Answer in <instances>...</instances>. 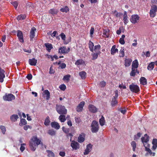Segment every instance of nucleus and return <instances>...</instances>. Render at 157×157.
<instances>
[{
	"instance_id": "obj_22",
	"label": "nucleus",
	"mask_w": 157,
	"mask_h": 157,
	"mask_svg": "<svg viewBox=\"0 0 157 157\" xmlns=\"http://www.w3.org/2000/svg\"><path fill=\"white\" fill-rule=\"evenodd\" d=\"M37 60L34 58L32 59H29V62L30 65L31 66H35L37 63Z\"/></svg>"
},
{
	"instance_id": "obj_56",
	"label": "nucleus",
	"mask_w": 157,
	"mask_h": 157,
	"mask_svg": "<svg viewBox=\"0 0 157 157\" xmlns=\"http://www.w3.org/2000/svg\"><path fill=\"white\" fill-rule=\"evenodd\" d=\"M141 135V133L140 132H138L136 134V135H135L134 137V140H136L138 139L140 137Z\"/></svg>"
},
{
	"instance_id": "obj_55",
	"label": "nucleus",
	"mask_w": 157,
	"mask_h": 157,
	"mask_svg": "<svg viewBox=\"0 0 157 157\" xmlns=\"http://www.w3.org/2000/svg\"><path fill=\"white\" fill-rule=\"evenodd\" d=\"M12 4L14 6V8L16 9L18 6V3L17 1H15L11 2Z\"/></svg>"
},
{
	"instance_id": "obj_3",
	"label": "nucleus",
	"mask_w": 157,
	"mask_h": 157,
	"mask_svg": "<svg viewBox=\"0 0 157 157\" xmlns=\"http://www.w3.org/2000/svg\"><path fill=\"white\" fill-rule=\"evenodd\" d=\"M91 130L93 133L97 132L99 130L98 122L96 121H93L91 125Z\"/></svg>"
},
{
	"instance_id": "obj_5",
	"label": "nucleus",
	"mask_w": 157,
	"mask_h": 157,
	"mask_svg": "<svg viewBox=\"0 0 157 157\" xmlns=\"http://www.w3.org/2000/svg\"><path fill=\"white\" fill-rule=\"evenodd\" d=\"M157 12V6L155 5H153L151 6V8L149 14L150 16L151 17H154L156 15Z\"/></svg>"
},
{
	"instance_id": "obj_23",
	"label": "nucleus",
	"mask_w": 157,
	"mask_h": 157,
	"mask_svg": "<svg viewBox=\"0 0 157 157\" xmlns=\"http://www.w3.org/2000/svg\"><path fill=\"white\" fill-rule=\"evenodd\" d=\"M88 45L90 50L92 52H93L94 51V43L91 40H89L88 43Z\"/></svg>"
},
{
	"instance_id": "obj_14",
	"label": "nucleus",
	"mask_w": 157,
	"mask_h": 157,
	"mask_svg": "<svg viewBox=\"0 0 157 157\" xmlns=\"http://www.w3.org/2000/svg\"><path fill=\"white\" fill-rule=\"evenodd\" d=\"M144 136H142L141 137V141L144 144H144H147V143L149 140V137L147 135V134H145Z\"/></svg>"
},
{
	"instance_id": "obj_6",
	"label": "nucleus",
	"mask_w": 157,
	"mask_h": 157,
	"mask_svg": "<svg viewBox=\"0 0 157 157\" xmlns=\"http://www.w3.org/2000/svg\"><path fill=\"white\" fill-rule=\"evenodd\" d=\"M15 98V96L12 94H6L5 96H3V99L4 100L8 101L14 100Z\"/></svg>"
},
{
	"instance_id": "obj_38",
	"label": "nucleus",
	"mask_w": 157,
	"mask_h": 157,
	"mask_svg": "<svg viewBox=\"0 0 157 157\" xmlns=\"http://www.w3.org/2000/svg\"><path fill=\"white\" fill-rule=\"evenodd\" d=\"M59 119L62 122H64L66 120V117L65 115H61L59 117Z\"/></svg>"
},
{
	"instance_id": "obj_18",
	"label": "nucleus",
	"mask_w": 157,
	"mask_h": 157,
	"mask_svg": "<svg viewBox=\"0 0 157 157\" xmlns=\"http://www.w3.org/2000/svg\"><path fill=\"white\" fill-rule=\"evenodd\" d=\"M85 140V134L84 133H82L80 134L79 136L78 137V141L82 143Z\"/></svg>"
},
{
	"instance_id": "obj_42",
	"label": "nucleus",
	"mask_w": 157,
	"mask_h": 157,
	"mask_svg": "<svg viewBox=\"0 0 157 157\" xmlns=\"http://www.w3.org/2000/svg\"><path fill=\"white\" fill-rule=\"evenodd\" d=\"M26 15L21 14L18 16L17 17V19L18 21L20 20H23L25 19L26 18Z\"/></svg>"
},
{
	"instance_id": "obj_8",
	"label": "nucleus",
	"mask_w": 157,
	"mask_h": 157,
	"mask_svg": "<svg viewBox=\"0 0 157 157\" xmlns=\"http://www.w3.org/2000/svg\"><path fill=\"white\" fill-rule=\"evenodd\" d=\"M140 17L138 15H133L130 19V21L132 24L137 23L139 20Z\"/></svg>"
},
{
	"instance_id": "obj_35",
	"label": "nucleus",
	"mask_w": 157,
	"mask_h": 157,
	"mask_svg": "<svg viewBox=\"0 0 157 157\" xmlns=\"http://www.w3.org/2000/svg\"><path fill=\"white\" fill-rule=\"evenodd\" d=\"M18 118V116L17 115L13 114L10 117L11 120L13 122H15L17 121Z\"/></svg>"
},
{
	"instance_id": "obj_28",
	"label": "nucleus",
	"mask_w": 157,
	"mask_h": 157,
	"mask_svg": "<svg viewBox=\"0 0 157 157\" xmlns=\"http://www.w3.org/2000/svg\"><path fill=\"white\" fill-rule=\"evenodd\" d=\"M138 63L137 59L135 60L132 62V68H137L138 67Z\"/></svg>"
},
{
	"instance_id": "obj_20",
	"label": "nucleus",
	"mask_w": 157,
	"mask_h": 157,
	"mask_svg": "<svg viewBox=\"0 0 157 157\" xmlns=\"http://www.w3.org/2000/svg\"><path fill=\"white\" fill-rule=\"evenodd\" d=\"M124 61V65L125 67H128L131 65L132 60L130 58H125Z\"/></svg>"
},
{
	"instance_id": "obj_37",
	"label": "nucleus",
	"mask_w": 157,
	"mask_h": 157,
	"mask_svg": "<svg viewBox=\"0 0 157 157\" xmlns=\"http://www.w3.org/2000/svg\"><path fill=\"white\" fill-rule=\"evenodd\" d=\"M99 122L101 126H103L105 124V120L104 117L103 116H102L101 118L99 119Z\"/></svg>"
},
{
	"instance_id": "obj_7",
	"label": "nucleus",
	"mask_w": 157,
	"mask_h": 157,
	"mask_svg": "<svg viewBox=\"0 0 157 157\" xmlns=\"http://www.w3.org/2000/svg\"><path fill=\"white\" fill-rule=\"evenodd\" d=\"M58 51V53L60 54H67L70 51V48H68L67 49L65 47H61L59 49Z\"/></svg>"
},
{
	"instance_id": "obj_11",
	"label": "nucleus",
	"mask_w": 157,
	"mask_h": 157,
	"mask_svg": "<svg viewBox=\"0 0 157 157\" xmlns=\"http://www.w3.org/2000/svg\"><path fill=\"white\" fill-rule=\"evenodd\" d=\"M85 102L82 101L80 102L76 108V111L78 112H80L82 111L83 109V107L84 106Z\"/></svg>"
},
{
	"instance_id": "obj_15",
	"label": "nucleus",
	"mask_w": 157,
	"mask_h": 157,
	"mask_svg": "<svg viewBox=\"0 0 157 157\" xmlns=\"http://www.w3.org/2000/svg\"><path fill=\"white\" fill-rule=\"evenodd\" d=\"M89 111L92 113H95L98 111L97 108L94 105L90 104L88 106Z\"/></svg>"
},
{
	"instance_id": "obj_45",
	"label": "nucleus",
	"mask_w": 157,
	"mask_h": 157,
	"mask_svg": "<svg viewBox=\"0 0 157 157\" xmlns=\"http://www.w3.org/2000/svg\"><path fill=\"white\" fill-rule=\"evenodd\" d=\"M27 124V121L24 119H21L20 120V122L19 123V125L21 126L25 125Z\"/></svg>"
},
{
	"instance_id": "obj_13",
	"label": "nucleus",
	"mask_w": 157,
	"mask_h": 157,
	"mask_svg": "<svg viewBox=\"0 0 157 157\" xmlns=\"http://www.w3.org/2000/svg\"><path fill=\"white\" fill-rule=\"evenodd\" d=\"M36 30V29L34 27H33L31 28L29 36L31 41L33 40V39L35 36V31Z\"/></svg>"
},
{
	"instance_id": "obj_12",
	"label": "nucleus",
	"mask_w": 157,
	"mask_h": 157,
	"mask_svg": "<svg viewBox=\"0 0 157 157\" xmlns=\"http://www.w3.org/2000/svg\"><path fill=\"white\" fill-rule=\"evenodd\" d=\"M41 140L36 137L33 136L31 139V142H33L37 146L41 144Z\"/></svg>"
},
{
	"instance_id": "obj_49",
	"label": "nucleus",
	"mask_w": 157,
	"mask_h": 157,
	"mask_svg": "<svg viewBox=\"0 0 157 157\" xmlns=\"http://www.w3.org/2000/svg\"><path fill=\"white\" fill-rule=\"evenodd\" d=\"M70 77L71 75H67L64 76L63 79V80L64 81L66 80L68 81L70 80Z\"/></svg>"
},
{
	"instance_id": "obj_64",
	"label": "nucleus",
	"mask_w": 157,
	"mask_h": 157,
	"mask_svg": "<svg viewBox=\"0 0 157 157\" xmlns=\"http://www.w3.org/2000/svg\"><path fill=\"white\" fill-rule=\"evenodd\" d=\"M33 77V76L31 74H29L27 76V78L29 80H31Z\"/></svg>"
},
{
	"instance_id": "obj_31",
	"label": "nucleus",
	"mask_w": 157,
	"mask_h": 157,
	"mask_svg": "<svg viewBox=\"0 0 157 157\" xmlns=\"http://www.w3.org/2000/svg\"><path fill=\"white\" fill-rule=\"evenodd\" d=\"M69 10V8L67 6H65L60 9V11L63 13H67Z\"/></svg>"
},
{
	"instance_id": "obj_39",
	"label": "nucleus",
	"mask_w": 157,
	"mask_h": 157,
	"mask_svg": "<svg viewBox=\"0 0 157 157\" xmlns=\"http://www.w3.org/2000/svg\"><path fill=\"white\" fill-rule=\"evenodd\" d=\"M45 45L47 48V50L48 51H49L53 48L52 45L51 44H50L45 43Z\"/></svg>"
},
{
	"instance_id": "obj_10",
	"label": "nucleus",
	"mask_w": 157,
	"mask_h": 157,
	"mask_svg": "<svg viewBox=\"0 0 157 157\" xmlns=\"http://www.w3.org/2000/svg\"><path fill=\"white\" fill-rule=\"evenodd\" d=\"M17 36L20 42L21 43H23L24 42L23 35V33L21 31L19 30H17Z\"/></svg>"
},
{
	"instance_id": "obj_36",
	"label": "nucleus",
	"mask_w": 157,
	"mask_h": 157,
	"mask_svg": "<svg viewBox=\"0 0 157 157\" xmlns=\"http://www.w3.org/2000/svg\"><path fill=\"white\" fill-rule=\"evenodd\" d=\"M109 29H104L103 31V34L105 36V38H108L109 36Z\"/></svg>"
},
{
	"instance_id": "obj_34",
	"label": "nucleus",
	"mask_w": 157,
	"mask_h": 157,
	"mask_svg": "<svg viewBox=\"0 0 157 157\" xmlns=\"http://www.w3.org/2000/svg\"><path fill=\"white\" fill-rule=\"evenodd\" d=\"M136 72H137L138 73H139V71H137V69L136 70L135 68H132V71L130 73V76L134 77L136 75Z\"/></svg>"
},
{
	"instance_id": "obj_51",
	"label": "nucleus",
	"mask_w": 157,
	"mask_h": 157,
	"mask_svg": "<svg viewBox=\"0 0 157 157\" xmlns=\"http://www.w3.org/2000/svg\"><path fill=\"white\" fill-rule=\"evenodd\" d=\"M0 129L3 134H5L6 131V128L5 126L3 125L0 126Z\"/></svg>"
},
{
	"instance_id": "obj_52",
	"label": "nucleus",
	"mask_w": 157,
	"mask_h": 157,
	"mask_svg": "<svg viewBox=\"0 0 157 157\" xmlns=\"http://www.w3.org/2000/svg\"><path fill=\"white\" fill-rule=\"evenodd\" d=\"M48 133L51 136H54L56 135V132L53 129L49 130L48 131Z\"/></svg>"
},
{
	"instance_id": "obj_30",
	"label": "nucleus",
	"mask_w": 157,
	"mask_h": 157,
	"mask_svg": "<svg viewBox=\"0 0 157 157\" xmlns=\"http://www.w3.org/2000/svg\"><path fill=\"white\" fill-rule=\"evenodd\" d=\"M79 75L82 79H85L86 77V73L85 71H82L79 72Z\"/></svg>"
},
{
	"instance_id": "obj_1",
	"label": "nucleus",
	"mask_w": 157,
	"mask_h": 157,
	"mask_svg": "<svg viewBox=\"0 0 157 157\" xmlns=\"http://www.w3.org/2000/svg\"><path fill=\"white\" fill-rule=\"evenodd\" d=\"M101 45L100 44H98L95 45L94 46V51L95 52H92L91 55L92 56V60H95L98 57V55L101 54Z\"/></svg>"
},
{
	"instance_id": "obj_62",
	"label": "nucleus",
	"mask_w": 157,
	"mask_h": 157,
	"mask_svg": "<svg viewBox=\"0 0 157 157\" xmlns=\"http://www.w3.org/2000/svg\"><path fill=\"white\" fill-rule=\"evenodd\" d=\"M66 64L64 63H61L59 66L62 69H64L65 68H66Z\"/></svg>"
},
{
	"instance_id": "obj_54",
	"label": "nucleus",
	"mask_w": 157,
	"mask_h": 157,
	"mask_svg": "<svg viewBox=\"0 0 157 157\" xmlns=\"http://www.w3.org/2000/svg\"><path fill=\"white\" fill-rule=\"evenodd\" d=\"M62 130L65 133L67 134L70 131V129L69 128H66L65 127L63 126L62 127Z\"/></svg>"
},
{
	"instance_id": "obj_57",
	"label": "nucleus",
	"mask_w": 157,
	"mask_h": 157,
	"mask_svg": "<svg viewBox=\"0 0 157 157\" xmlns=\"http://www.w3.org/2000/svg\"><path fill=\"white\" fill-rule=\"evenodd\" d=\"M59 88L62 90H64L66 89V86L65 85L63 84L59 86Z\"/></svg>"
},
{
	"instance_id": "obj_46",
	"label": "nucleus",
	"mask_w": 157,
	"mask_h": 157,
	"mask_svg": "<svg viewBox=\"0 0 157 157\" xmlns=\"http://www.w3.org/2000/svg\"><path fill=\"white\" fill-rule=\"evenodd\" d=\"M113 13L114 14V16L116 17H120V16L122 15V13H118L116 10H115Z\"/></svg>"
},
{
	"instance_id": "obj_29",
	"label": "nucleus",
	"mask_w": 157,
	"mask_h": 157,
	"mask_svg": "<svg viewBox=\"0 0 157 157\" xmlns=\"http://www.w3.org/2000/svg\"><path fill=\"white\" fill-rule=\"evenodd\" d=\"M152 144H153L152 149L155 150L157 147V139H154L152 140Z\"/></svg>"
},
{
	"instance_id": "obj_2",
	"label": "nucleus",
	"mask_w": 157,
	"mask_h": 157,
	"mask_svg": "<svg viewBox=\"0 0 157 157\" xmlns=\"http://www.w3.org/2000/svg\"><path fill=\"white\" fill-rule=\"evenodd\" d=\"M56 110L57 113L60 114L64 115L67 113V110L64 106L56 105Z\"/></svg>"
},
{
	"instance_id": "obj_32",
	"label": "nucleus",
	"mask_w": 157,
	"mask_h": 157,
	"mask_svg": "<svg viewBox=\"0 0 157 157\" xmlns=\"http://www.w3.org/2000/svg\"><path fill=\"white\" fill-rule=\"evenodd\" d=\"M144 146L145 147L146 151L148 152L151 155L153 156L155 155V152H152L151 150L149 147H147V146H146V144L144 145Z\"/></svg>"
},
{
	"instance_id": "obj_47",
	"label": "nucleus",
	"mask_w": 157,
	"mask_h": 157,
	"mask_svg": "<svg viewBox=\"0 0 157 157\" xmlns=\"http://www.w3.org/2000/svg\"><path fill=\"white\" fill-rule=\"evenodd\" d=\"M154 66L153 63L151 62L150 63L147 67V69L148 70L151 71L154 68Z\"/></svg>"
},
{
	"instance_id": "obj_60",
	"label": "nucleus",
	"mask_w": 157,
	"mask_h": 157,
	"mask_svg": "<svg viewBox=\"0 0 157 157\" xmlns=\"http://www.w3.org/2000/svg\"><path fill=\"white\" fill-rule=\"evenodd\" d=\"M61 39L62 40H64L66 39V36L63 33H61L60 35Z\"/></svg>"
},
{
	"instance_id": "obj_27",
	"label": "nucleus",
	"mask_w": 157,
	"mask_h": 157,
	"mask_svg": "<svg viewBox=\"0 0 157 157\" xmlns=\"http://www.w3.org/2000/svg\"><path fill=\"white\" fill-rule=\"evenodd\" d=\"M44 93L45 95H46V96L45 97L46 98V99L47 100H49L50 98V93L49 91L48 90H45L44 91Z\"/></svg>"
},
{
	"instance_id": "obj_48",
	"label": "nucleus",
	"mask_w": 157,
	"mask_h": 157,
	"mask_svg": "<svg viewBox=\"0 0 157 157\" xmlns=\"http://www.w3.org/2000/svg\"><path fill=\"white\" fill-rule=\"evenodd\" d=\"M117 104V99L112 98V100L111 102V105L112 106H114Z\"/></svg>"
},
{
	"instance_id": "obj_53",
	"label": "nucleus",
	"mask_w": 157,
	"mask_h": 157,
	"mask_svg": "<svg viewBox=\"0 0 157 157\" xmlns=\"http://www.w3.org/2000/svg\"><path fill=\"white\" fill-rule=\"evenodd\" d=\"M106 85V82L104 81H102L100 82L99 83V86L101 87H104Z\"/></svg>"
},
{
	"instance_id": "obj_44",
	"label": "nucleus",
	"mask_w": 157,
	"mask_h": 157,
	"mask_svg": "<svg viewBox=\"0 0 157 157\" xmlns=\"http://www.w3.org/2000/svg\"><path fill=\"white\" fill-rule=\"evenodd\" d=\"M131 145L132 147V150L133 151H136V144L135 141H132L131 143Z\"/></svg>"
},
{
	"instance_id": "obj_58",
	"label": "nucleus",
	"mask_w": 157,
	"mask_h": 157,
	"mask_svg": "<svg viewBox=\"0 0 157 157\" xmlns=\"http://www.w3.org/2000/svg\"><path fill=\"white\" fill-rule=\"evenodd\" d=\"M25 144H21V147L20 148V150L21 151H23L25 149V147L24 146L25 145Z\"/></svg>"
},
{
	"instance_id": "obj_63",
	"label": "nucleus",
	"mask_w": 157,
	"mask_h": 157,
	"mask_svg": "<svg viewBox=\"0 0 157 157\" xmlns=\"http://www.w3.org/2000/svg\"><path fill=\"white\" fill-rule=\"evenodd\" d=\"M119 43L121 44H124L125 42L124 39L122 38H120L119 40Z\"/></svg>"
},
{
	"instance_id": "obj_9",
	"label": "nucleus",
	"mask_w": 157,
	"mask_h": 157,
	"mask_svg": "<svg viewBox=\"0 0 157 157\" xmlns=\"http://www.w3.org/2000/svg\"><path fill=\"white\" fill-rule=\"evenodd\" d=\"M71 146L74 150H77L80 147L79 144L75 140H72L71 141Z\"/></svg>"
},
{
	"instance_id": "obj_21",
	"label": "nucleus",
	"mask_w": 157,
	"mask_h": 157,
	"mask_svg": "<svg viewBox=\"0 0 157 157\" xmlns=\"http://www.w3.org/2000/svg\"><path fill=\"white\" fill-rule=\"evenodd\" d=\"M116 46L115 45H113L111 49V54L112 55H114L116 52H118V49L116 48Z\"/></svg>"
},
{
	"instance_id": "obj_16",
	"label": "nucleus",
	"mask_w": 157,
	"mask_h": 157,
	"mask_svg": "<svg viewBox=\"0 0 157 157\" xmlns=\"http://www.w3.org/2000/svg\"><path fill=\"white\" fill-rule=\"evenodd\" d=\"M5 72L4 70L0 67V82H3L4 78L5 77Z\"/></svg>"
},
{
	"instance_id": "obj_25",
	"label": "nucleus",
	"mask_w": 157,
	"mask_h": 157,
	"mask_svg": "<svg viewBox=\"0 0 157 157\" xmlns=\"http://www.w3.org/2000/svg\"><path fill=\"white\" fill-rule=\"evenodd\" d=\"M140 83L143 85H145L147 84V79L144 77H141L140 79Z\"/></svg>"
},
{
	"instance_id": "obj_61",
	"label": "nucleus",
	"mask_w": 157,
	"mask_h": 157,
	"mask_svg": "<svg viewBox=\"0 0 157 157\" xmlns=\"http://www.w3.org/2000/svg\"><path fill=\"white\" fill-rule=\"evenodd\" d=\"M75 121L76 123L78 124H79L81 122V120L79 117H75Z\"/></svg>"
},
{
	"instance_id": "obj_43",
	"label": "nucleus",
	"mask_w": 157,
	"mask_h": 157,
	"mask_svg": "<svg viewBox=\"0 0 157 157\" xmlns=\"http://www.w3.org/2000/svg\"><path fill=\"white\" fill-rule=\"evenodd\" d=\"M50 122L49 117L47 116L45 120L44 124L45 125L48 126L49 125Z\"/></svg>"
},
{
	"instance_id": "obj_17",
	"label": "nucleus",
	"mask_w": 157,
	"mask_h": 157,
	"mask_svg": "<svg viewBox=\"0 0 157 157\" xmlns=\"http://www.w3.org/2000/svg\"><path fill=\"white\" fill-rule=\"evenodd\" d=\"M92 148V145L90 144H89L86 146V148L84 152V155H86L89 154V152L90 151Z\"/></svg>"
},
{
	"instance_id": "obj_59",
	"label": "nucleus",
	"mask_w": 157,
	"mask_h": 157,
	"mask_svg": "<svg viewBox=\"0 0 157 157\" xmlns=\"http://www.w3.org/2000/svg\"><path fill=\"white\" fill-rule=\"evenodd\" d=\"M94 28L93 27H91V29H90V36L91 37H92V35H93V34H94Z\"/></svg>"
},
{
	"instance_id": "obj_40",
	"label": "nucleus",
	"mask_w": 157,
	"mask_h": 157,
	"mask_svg": "<svg viewBox=\"0 0 157 157\" xmlns=\"http://www.w3.org/2000/svg\"><path fill=\"white\" fill-rule=\"evenodd\" d=\"M36 146V144H34L33 142H31L29 143V146L31 149L33 151H35L36 149L35 147Z\"/></svg>"
},
{
	"instance_id": "obj_24",
	"label": "nucleus",
	"mask_w": 157,
	"mask_h": 157,
	"mask_svg": "<svg viewBox=\"0 0 157 157\" xmlns=\"http://www.w3.org/2000/svg\"><path fill=\"white\" fill-rule=\"evenodd\" d=\"M128 16L127 13V12L125 11L124 12V14L123 15V20L124 22L125 25H126L128 22Z\"/></svg>"
},
{
	"instance_id": "obj_26",
	"label": "nucleus",
	"mask_w": 157,
	"mask_h": 157,
	"mask_svg": "<svg viewBox=\"0 0 157 157\" xmlns=\"http://www.w3.org/2000/svg\"><path fill=\"white\" fill-rule=\"evenodd\" d=\"M58 12V10L56 9H51L48 11V13L49 14H51L52 15L56 14Z\"/></svg>"
},
{
	"instance_id": "obj_4",
	"label": "nucleus",
	"mask_w": 157,
	"mask_h": 157,
	"mask_svg": "<svg viewBox=\"0 0 157 157\" xmlns=\"http://www.w3.org/2000/svg\"><path fill=\"white\" fill-rule=\"evenodd\" d=\"M130 90L132 92L135 93H138L140 91L139 86L137 85H135L132 83L129 86Z\"/></svg>"
},
{
	"instance_id": "obj_50",
	"label": "nucleus",
	"mask_w": 157,
	"mask_h": 157,
	"mask_svg": "<svg viewBox=\"0 0 157 157\" xmlns=\"http://www.w3.org/2000/svg\"><path fill=\"white\" fill-rule=\"evenodd\" d=\"M124 48H121L120 51V56L121 57H124Z\"/></svg>"
},
{
	"instance_id": "obj_19",
	"label": "nucleus",
	"mask_w": 157,
	"mask_h": 157,
	"mask_svg": "<svg viewBox=\"0 0 157 157\" xmlns=\"http://www.w3.org/2000/svg\"><path fill=\"white\" fill-rule=\"evenodd\" d=\"M51 126L52 128L57 130L59 129L60 128V126L59 124L56 121L52 122L51 123Z\"/></svg>"
},
{
	"instance_id": "obj_41",
	"label": "nucleus",
	"mask_w": 157,
	"mask_h": 157,
	"mask_svg": "<svg viewBox=\"0 0 157 157\" xmlns=\"http://www.w3.org/2000/svg\"><path fill=\"white\" fill-rule=\"evenodd\" d=\"M46 152L48 153V157H54L55 154L52 151L49 150H47Z\"/></svg>"
},
{
	"instance_id": "obj_33",
	"label": "nucleus",
	"mask_w": 157,
	"mask_h": 157,
	"mask_svg": "<svg viewBox=\"0 0 157 157\" xmlns=\"http://www.w3.org/2000/svg\"><path fill=\"white\" fill-rule=\"evenodd\" d=\"M85 63V61L82 59H79L77 60L75 63V65L78 66L82 65Z\"/></svg>"
}]
</instances>
